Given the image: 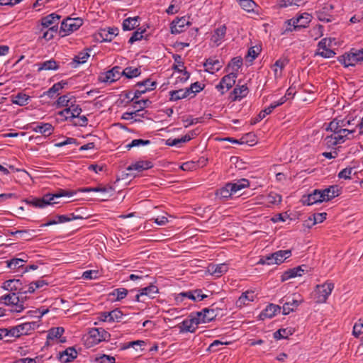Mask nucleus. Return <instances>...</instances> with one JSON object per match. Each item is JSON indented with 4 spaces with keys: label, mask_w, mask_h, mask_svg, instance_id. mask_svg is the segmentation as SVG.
Instances as JSON below:
<instances>
[{
    "label": "nucleus",
    "mask_w": 363,
    "mask_h": 363,
    "mask_svg": "<svg viewBox=\"0 0 363 363\" xmlns=\"http://www.w3.org/2000/svg\"><path fill=\"white\" fill-rule=\"evenodd\" d=\"M354 119L351 117H345L342 119L335 118L330 121L326 128L331 133L323 140V144L328 148H334L336 145H341L348 140L353 138L355 129H349Z\"/></svg>",
    "instance_id": "1"
},
{
    "label": "nucleus",
    "mask_w": 363,
    "mask_h": 363,
    "mask_svg": "<svg viewBox=\"0 0 363 363\" xmlns=\"http://www.w3.org/2000/svg\"><path fill=\"white\" fill-rule=\"evenodd\" d=\"M73 192L60 189L56 194H47L40 199H33L31 200H26V203L30 206L36 208H45L48 205H54L59 203L58 199L63 196H72Z\"/></svg>",
    "instance_id": "2"
},
{
    "label": "nucleus",
    "mask_w": 363,
    "mask_h": 363,
    "mask_svg": "<svg viewBox=\"0 0 363 363\" xmlns=\"http://www.w3.org/2000/svg\"><path fill=\"white\" fill-rule=\"evenodd\" d=\"M250 185V182L246 179H242L235 183H228L224 186L218 190L216 195L220 199H226L233 194L237 193L239 190L245 188Z\"/></svg>",
    "instance_id": "3"
},
{
    "label": "nucleus",
    "mask_w": 363,
    "mask_h": 363,
    "mask_svg": "<svg viewBox=\"0 0 363 363\" xmlns=\"http://www.w3.org/2000/svg\"><path fill=\"white\" fill-rule=\"evenodd\" d=\"M0 300L6 305L11 306V312L21 313L26 308L24 306V297L16 292L2 296Z\"/></svg>",
    "instance_id": "4"
},
{
    "label": "nucleus",
    "mask_w": 363,
    "mask_h": 363,
    "mask_svg": "<svg viewBox=\"0 0 363 363\" xmlns=\"http://www.w3.org/2000/svg\"><path fill=\"white\" fill-rule=\"evenodd\" d=\"M111 335L101 328H92L89 330L86 340L88 347H92L102 341H108Z\"/></svg>",
    "instance_id": "5"
},
{
    "label": "nucleus",
    "mask_w": 363,
    "mask_h": 363,
    "mask_svg": "<svg viewBox=\"0 0 363 363\" xmlns=\"http://www.w3.org/2000/svg\"><path fill=\"white\" fill-rule=\"evenodd\" d=\"M291 255L290 250H278L261 258L257 264H280Z\"/></svg>",
    "instance_id": "6"
},
{
    "label": "nucleus",
    "mask_w": 363,
    "mask_h": 363,
    "mask_svg": "<svg viewBox=\"0 0 363 363\" xmlns=\"http://www.w3.org/2000/svg\"><path fill=\"white\" fill-rule=\"evenodd\" d=\"M281 196L276 192H270L267 194H262L251 199V204H259L265 207H272L279 204Z\"/></svg>",
    "instance_id": "7"
},
{
    "label": "nucleus",
    "mask_w": 363,
    "mask_h": 363,
    "mask_svg": "<svg viewBox=\"0 0 363 363\" xmlns=\"http://www.w3.org/2000/svg\"><path fill=\"white\" fill-rule=\"evenodd\" d=\"M311 21V16L308 13H303L296 17L288 20L286 23V31L297 30L306 28Z\"/></svg>",
    "instance_id": "8"
},
{
    "label": "nucleus",
    "mask_w": 363,
    "mask_h": 363,
    "mask_svg": "<svg viewBox=\"0 0 363 363\" xmlns=\"http://www.w3.org/2000/svg\"><path fill=\"white\" fill-rule=\"evenodd\" d=\"M335 39L331 38H323L318 44L315 55L320 56L324 58H331L335 55V51L332 49L333 45H335Z\"/></svg>",
    "instance_id": "9"
},
{
    "label": "nucleus",
    "mask_w": 363,
    "mask_h": 363,
    "mask_svg": "<svg viewBox=\"0 0 363 363\" xmlns=\"http://www.w3.org/2000/svg\"><path fill=\"white\" fill-rule=\"evenodd\" d=\"M38 326V325L35 322H26L10 328H6V332H8V337H19L21 335H28Z\"/></svg>",
    "instance_id": "10"
},
{
    "label": "nucleus",
    "mask_w": 363,
    "mask_h": 363,
    "mask_svg": "<svg viewBox=\"0 0 363 363\" xmlns=\"http://www.w3.org/2000/svg\"><path fill=\"white\" fill-rule=\"evenodd\" d=\"M334 289V284L326 281L323 284L317 285L315 291V299L318 303H325Z\"/></svg>",
    "instance_id": "11"
},
{
    "label": "nucleus",
    "mask_w": 363,
    "mask_h": 363,
    "mask_svg": "<svg viewBox=\"0 0 363 363\" xmlns=\"http://www.w3.org/2000/svg\"><path fill=\"white\" fill-rule=\"evenodd\" d=\"M85 219L82 217L74 216L72 213L68 215H56L48 218L45 223L41 224L40 227H48L49 225L63 223L72 220H79L80 223H77L76 225H84L82 222Z\"/></svg>",
    "instance_id": "12"
},
{
    "label": "nucleus",
    "mask_w": 363,
    "mask_h": 363,
    "mask_svg": "<svg viewBox=\"0 0 363 363\" xmlns=\"http://www.w3.org/2000/svg\"><path fill=\"white\" fill-rule=\"evenodd\" d=\"M82 25V20L81 18H67L62 22L59 33L62 37L69 35L79 29Z\"/></svg>",
    "instance_id": "13"
},
{
    "label": "nucleus",
    "mask_w": 363,
    "mask_h": 363,
    "mask_svg": "<svg viewBox=\"0 0 363 363\" xmlns=\"http://www.w3.org/2000/svg\"><path fill=\"white\" fill-rule=\"evenodd\" d=\"M60 16L52 13L46 16L43 17L40 19L39 23L36 26V33H41V32H44L46 29L50 28V27L55 26V25H58L60 20Z\"/></svg>",
    "instance_id": "14"
},
{
    "label": "nucleus",
    "mask_w": 363,
    "mask_h": 363,
    "mask_svg": "<svg viewBox=\"0 0 363 363\" xmlns=\"http://www.w3.org/2000/svg\"><path fill=\"white\" fill-rule=\"evenodd\" d=\"M199 318L197 313H191L189 318L184 320L179 326L181 332L195 333L197 326L201 324Z\"/></svg>",
    "instance_id": "15"
},
{
    "label": "nucleus",
    "mask_w": 363,
    "mask_h": 363,
    "mask_svg": "<svg viewBox=\"0 0 363 363\" xmlns=\"http://www.w3.org/2000/svg\"><path fill=\"white\" fill-rule=\"evenodd\" d=\"M236 78L237 74L235 72H230L228 74L225 75L221 79L220 83L216 85V89L220 91L221 94H225L235 84Z\"/></svg>",
    "instance_id": "16"
},
{
    "label": "nucleus",
    "mask_w": 363,
    "mask_h": 363,
    "mask_svg": "<svg viewBox=\"0 0 363 363\" xmlns=\"http://www.w3.org/2000/svg\"><path fill=\"white\" fill-rule=\"evenodd\" d=\"M334 7L331 4H325L315 11L318 19L323 22H331L333 20L332 11Z\"/></svg>",
    "instance_id": "17"
},
{
    "label": "nucleus",
    "mask_w": 363,
    "mask_h": 363,
    "mask_svg": "<svg viewBox=\"0 0 363 363\" xmlns=\"http://www.w3.org/2000/svg\"><path fill=\"white\" fill-rule=\"evenodd\" d=\"M123 76L121 67L115 66L111 69L106 72L100 76V80L104 82H113L118 80Z\"/></svg>",
    "instance_id": "18"
},
{
    "label": "nucleus",
    "mask_w": 363,
    "mask_h": 363,
    "mask_svg": "<svg viewBox=\"0 0 363 363\" xmlns=\"http://www.w3.org/2000/svg\"><path fill=\"white\" fill-rule=\"evenodd\" d=\"M32 131L40 133L45 136L50 135L54 130V127L48 123H33L30 125Z\"/></svg>",
    "instance_id": "19"
},
{
    "label": "nucleus",
    "mask_w": 363,
    "mask_h": 363,
    "mask_svg": "<svg viewBox=\"0 0 363 363\" xmlns=\"http://www.w3.org/2000/svg\"><path fill=\"white\" fill-rule=\"evenodd\" d=\"M302 302V299H297L295 297H294L291 300L287 298L286 302H284V298L281 299L279 303H283L282 313L284 315L289 314L291 312L296 310Z\"/></svg>",
    "instance_id": "20"
},
{
    "label": "nucleus",
    "mask_w": 363,
    "mask_h": 363,
    "mask_svg": "<svg viewBox=\"0 0 363 363\" xmlns=\"http://www.w3.org/2000/svg\"><path fill=\"white\" fill-rule=\"evenodd\" d=\"M338 62L345 67L355 66L357 63V55H355L354 48L351 49L348 52L338 57Z\"/></svg>",
    "instance_id": "21"
},
{
    "label": "nucleus",
    "mask_w": 363,
    "mask_h": 363,
    "mask_svg": "<svg viewBox=\"0 0 363 363\" xmlns=\"http://www.w3.org/2000/svg\"><path fill=\"white\" fill-rule=\"evenodd\" d=\"M198 133L196 130H191L185 135L182 136L180 138H169L166 140L165 144L168 146H179L180 144L184 143L190 141L191 139L194 138Z\"/></svg>",
    "instance_id": "22"
},
{
    "label": "nucleus",
    "mask_w": 363,
    "mask_h": 363,
    "mask_svg": "<svg viewBox=\"0 0 363 363\" xmlns=\"http://www.w3.org/2000/svg\"><path fill=\"white\" fill-rule=\"evenodd\" d=\"M189 25V22L185 16L177 18L171 23V33L172 34H179L184 31Z\"/></svg>",
    "instance_id": "23"
},
{
    "label": "nucleus",
    "mask_w": 363,
    "mask_h": 363,
    "mask_svg": "<svg viewBox=\"0 0 363 363\" xmlns=\"http://www.w3.org/2000/svg\"><path fill=\"white\" fill-rule=\"evenodd\" d=\"M196 313L201 323H209L214 320L218 315L217 311L214 308H205L202 311L196 312Z\"/></svg>",
    "instance_id": "24"
},
{
    "label": "nucleus",
    "mask_w": 363,
    "mask_h": 363,
    "mask_svg": "<svg viewBox=\"0 0 363 363\" xmlns=\"http://www.w3.org/2000/svg\"><path fill=\"white\" fill-rule=\"evenodd\" d=\"M3 288L5 290L16 292L21 295L22 290H23V285L20 279H9L4 282Z\"/></svg>",
    "instance_id": "25"
},
{
    "label": "nucleus",
    "mask_w": 363,
    "mask_h": 363,
    "mask_svg": "<svg viewBox=\"0 0 363 363\" xmlns=\"http://www.w3.org/2000/svg\"><path fill=\"white\" fill-rule=\"evenodd\" d=\"M306 266L302 265L297 267L290 269L284 272L281 276V281H285L291 278L296 277H301L302 274L306 271Z\"/></svg>",
    "instance_id": "26"
},
{
    "label": "nucleus",
    "mask_w": 363,
    "mask_h": 363,
    "mask_svg": "<svg viewBox=\"0 0 363 363\" xmlns=\"http://www.w3.org/2000/svg\"><path fill=\"white\" fill-rule=\"evenodd\" d=\"M281 308L279 305L270 303L267 305L264 310L259 314V318L264 320L265 318H272L277 313L281 312Z\"/></svg>",
    "instance_id": "27"
},
{
    "label": "nucleus",
    "mask_w": 363,
    "mask_h": 363,
    "mask_svg": "<svg viewBox=\"0 0 363 363\" xmlns=\"http://www.w3.org/2000/svg\"><path fill=\"white\" fill-rule=\"evenodd\" d=\"M226 30L227 28L225 25L220 26L215 29L211 38V40L215 45L218 46L222 43L225 38Z\"/></svg>",
    "instance_id": "28"
},
{
    "label": "nucleus",
    "mask_w": 363,
    "mask_h": 363,
    "mask_svg": "<svg viewBox=\"0 0 363 363\" xmlns=\"http://www.w3.org/2000/svg\"><path fill=\"white\" fill-rule=\"evenodd\" d=\"M323 201H328L340 194V189L337 186H330L323 190H320Z\"/></svg>",
    "instance_id": "29"
},
{
    "label": "nucleus",
    "mask_w": 363,
    "mask_h": 363,
    "mask_svg": "<svg viewBox=\"0 0 363 363\" xmlns=\"http://www.w3.org/2000/svg\"><path fill=\"white\" fill-rule=\"evenodd\" d=\"M323 202L320 190L315 189L311 194L303 198V203L307 206Z\"/></svg>",
    "instance_id": "30"
},
{
    "label": "nucleus",
    "mask_w": 363,
    "mask_h": 363,
    "mask_svg": "<svg viewBox=\"0 0 363 363\" xmlns=\"http://www.w3.org/2000/svg\"><path fill=\"white\" fill-rule=\"evenodd\" d=\"M205 70L211 74L220 70L222 67V62L216 58H209L204 62Z\"/></svg>",
    "instance_id": "31"
},
{
    "label": "nucleus",
    "mask_w": 363,
    "mask_h": 363,
    "mask_svg": "<svg viewBox=\"0 0 363 363\" xmlns=\"http://www.w3.org/2000/svg\"><path fill=\"white\" fill-rule=\"evenodd\" d=\"M228 270V264L226 263H220L218 264L210 265L208 271L213 276L219 277Z\"/></svg>",
    "instance_id": "32"
},
{
    "label": "nucleus",
    "mask_w": 363,
    "mask_h": 363,
    "mask_svg": "<svg viewBox=\"0 0 363 363\" xmlns=\"http://www.w3.org/2000/svg\"><path fill=\"white\" fill-rule=\"evenodd\" d=\"M152 167H153V165L150 161L141 160V161H138V162L132 164L127 168V169L129 171L137 170L138 172H140L143 170L149 169L152 168Z\"/></svg>",
    "instance_id": "33"
},
{
    "label": "nucleus",
    "mask_w": 363,
    "mask_h": 363,
    "mask_svg": "<svg viewBox=\"0 0 363 363\" xmlns=\"http://www.w3.org/2000/svg\"><path fill=\"white\" fill-rule=\"evenodd\" d=\"M248 94V88L246 85L237 86L231 93L233 101L240 100Z\"/></svg>",
    "instance_id": "34"
},
{
    "label": "nucleus",
    "mask_w": 363,
    "mask_h": 363,
    "mask_svg": "<svg viewBox=\"0 0 363 363\" xmlns=\"http://www.w3.org/2000/svg\"><path fill=\"white\" fill-rule=\"evenodd\" d=\"M185 293L186 294L184 295L186 296L187 298L194 301H201L208 297L207 295L202 293L201 289L189 290L185 291Z\"/></svg>",
    "instance_id": "35"
},
{
    "label": "nucleus",
    "mask_w": 363,
    "mask_h": 363,
    "mask_svg": "<svg viewBox=\"0 0 363 363\" xmlns=\"http://www.w3.org/2000/svg\"><path fill=\"white\" fill-rule=\"evenodd\" d=\"M67 84V83L64 81L55 83L45 92V94L50 98H54L56 94H59V91Z\"/></svg>",
    "instance_id": "36"
},
{
    "label": "nucleus",
    "mask_w": 363,
    "mask_h": 363,
    "mask_svg": "<svg viewBox=\"0 0 363 363\" xmlns=\"http://www.w3.org/2000/svg\"><path fill=\"white\" fill-rule=\"evenodd\" d=\"M77 352L73 347L66 349L60 354V360L64 362H68L77 357Z\"/></svg>",
    "instance_id": "37"
},
{
    "label": "nucleus",
    "mask_w": 363,
    "mask_h": 363,
    "mask_svg": "<svg viewBox=\"0 0 363 363\" xmlns=\"http://www.w3.org/2000/svg\"><path fill=\"white\" fill-rule=\"evenodd\" d=\"M139 19L138 16L128 18L123 21V29L124 30H131L139 26Z\"/></svg>",
    "instance_id": "38"
},
{
    "label": "nucleus",
    "mask_w": 363,
    "mask_h": 363,
    "mask_svg": "<svg viewBox=\"0 0 363 363\" xmlns=\"http://www.w3.org/2000/svg\"><path fill=\"white\" fill-rule=\"evenodd\" d=\"M159 292V289L157 286L150 284L146 287H144L140 290V295L147 296L149 298H153L155 295Z\"/></svg>",
    "instance_id": "39"
},
{
    "label": "nucleus",
    "mask_w": 363,
    "mask_h": 363,
    "mask_svg": "<svg viewBox=\"0 0 363 363\" xmlns=\"http://www.w3.org/2000/svg\"><path fill=\"white\" fill-rule=\"evenodd\" d=\"M38 68V70H56L58 69V65L54 60H50L37 65Z\"/></svg>",
    "instance_id": "40"
},
{
    "label": "nucleus",
    "mask_w": 363,
    "mask_h": 363,
    "mask_svg": "<svg viewBox=\"0 0 363 363\" xmlns=\"http://www.w3.org/2000/svg\"><path fill=\"white\" fill-rule=\"evenodd\" d=\"M128 294V290L125 288H118L114 289L109 294V296L112 297L114 301H119L123 299Z\"/></svg>",
    "instance_id": "41"
},
{
    "label": "nucleus",
    "mask_w": 363,
    "mask_h": 363,
    "mask_svg": "<svg viewBox=\"0 0 363 363\" xmlns=\"http://www.w3.org/2000/svg\"><path fill=\"white\" fill-rule=\"evenodd\" d=\"M27 262L26 259L23 258H13L7 260L6 266L11 269H17L23 267L24 263Z\"/></svg>",
    "instance_id": "42"
},
{
    "label": "nucleus",
    "mask_w": 363,
    "mask_h": 363,
    "mask_svg": "<svg viewBox=\"0 0 363 363\" xmlns=\"http://www.w3.org/2000/svg\"><path fill=\"white\" fill-rule=\"evenodd\" d=\"M169 94L171 101H177L179 99H182L186 98L190 95L189 91L187 90L186 89L171 91L169 92Z\"/></svg>",
    "instance_id": "43"
},
{
    "label": "nucleus",
    "mask_w": 363,
    "mask_h": 363,
    "mask_svg": "<svg viewBox=\"0 0 363 363\" xmlns=\"http://www.w3.org/2000/svg\"><path fill=\"white\" fill-rule=\"evenodd\" d=\"M30 96L24 93H18L13 96L12 102L19 106H25L28 104Z\"/></svg>",
    "instance_id": "44"
},
{
    "label": "nucleus",
    "mask_w": 363,
    "mask_h": 363,
    "mask_svg": "<svg viewBox=\"0 0 363 363\" xmlns=\"http://www.w3.org/2000/svg\"><path fill=\"white\" fill-rule=\"evenodd\" d=\"M118 28H108V30H103L101 35L104 41H111L113 38L118 35Z\"/></svg>",
    "instance_id": "45"
},
{
    "label": "nucleus",
    "mask_w": 363,
    "mask_h": 363,
    "mask_svg": "<svg viewBox=\"0 0 363 363\" xmlns=\"http://www.w3.org/2000/svg\"><path fill=\"white\" fill-rule=\"evenodd\" d=\"M65 330L62 327L53 328L48 331L47 336L48 340H57L60 338L64 333Z\"/></svg>",
    "instance_id": "46"
},
{
    "label": "nucleus",
    "mask_w": 363,
    "mask_h": 363,
    "mask_svg": "<svg viewBox=\"0 0 363 363\" xmlns=\"http://www.w3.org/2000/svg\"><path fill=\"white\" fill-rule=\"evenodd\" d=\"M122 74L128 79H132L140 74V69L137 67H128L122 71Z\"/></svg>",
    "instance_id": "47"
},
{
    "label": "nucleus",
    "mask_w": 363,
    "mask_h": 363,
    "mask_svg": "<svg viewBox=\"0 0 363 363\" xmlns=\"http://www.w3.org/2000/svg\"><path fill=\"white\" fill-rule=\"evenodd\" d=\"M242 65V59L240 57H235L231 60V61L229 62L228 65V70L227 72H229V69H231V72H235L238 70V69L241 67Z\"/></svg>",
    "instance_id": "48"
},
{
    "label": "nucleus",
    "mask_w": 363,
    "mask_h": 363,
    "mask_svg": "<svg viewBox=\"0 0 363 363\" xmlns=\"http://www.w3.org/2000/svg\"><path fill=\"white\" fill-rule=\"evenodd\" d=\"M57 32L58 25H55V26L46 29L45 30H44V32H41V33H43L42 38L46 40L47 41L50 40L55 37Z\"/></svg>",
    "instance_id": "49"
},
{
    "label": "nucleus",
    "mask_w": 363,
    "mask_h": 363,
    "mask_svg": "<svg viewBox=\"0 0 363 363\" xmlns=\"http://www.w3.org/2000/svg\"><path fill=\"white\" fill-rule=\"evenodd\" d=\"M72 97L69 94H65L60 96L56 101L57 107H69L72 104L71 101Z\"/></svg>",
    "instance_id": "50"
},
{
    "label": "nucleus",
    "mask_w": 363,
    "mask_h": 363,
    "mask_svg": "<svg viewBox=\"0 0 363 363\" xmlns=\"http://www.w3.org/2000/svg\"><path fill=\"white\" fill-rule=\"evenodd\" d=\"M108 315H110V323L119 322L122 319L123 313L120 309L116 308L109 311Z\"/></svg>",
    "instance_id": "51"
},
{
    "label": "nucleus",
    "mask_w": 363,
    "mask_h": 363,
    "mask_svg": "<svg viewBox=\"0 0 363 363\" xmlns=\"http://www.w3.org/2000/svg\"><path fill=\"white\" fill-rule=\"evenodd\" d=\"M150 144V140L143 139H135L131 141L130 143L126 145V147L130 150L132 147H139L141 145H147Z\"/></svg>",
    "instance_id": "52"
},
{
    "label": "nucleus",
    "mask_w": 363,
    "mask_h": 363,
    "mask_svg": "<svg viewBox=\"0 0 363 363\" xmlns=\"http://www.w3.org/2000/svg\"><path fill=\"white\" fill-rule=\"evenodd\" d=\"M89 57V54L87 52H81L74 58V63L77 65L82 64L86 62Z\"/></svg>",
    "instance_id": "53"
},
{
    "label": "nucleus",
    "mask_w": 363,
    "mask_h": 363,
    "mask_svg": "<svg viewBox=\"0 0 363 363\" xmlns=\"http://www.w3.org/2000/svg\"><path fill=\"white\" fill-rule=\"evenodd\" d=\"M354 173V168L346 167L342 169L339 174L338 177L340 179H349L351 178V175Z\"/></svg>",
    "instance_id": "54"
},
{
    "label": "nucleus",
    "mask_w": 363,
    "mask_h": 363,
    "mask_svg": "<svg viewBox=\"0 0 363 363\" xmlns=\"http://www.w3.org/2000/svg\"><path fill=\"white\" fill-rule=\"evenodd\" d=\"M151 104V101L148 99H142V100H135L133 102L134 108H138L140 110H144L146 107H148Z\"/></svg>",
    "instance_id": "55"
},
{
    "label": "nucleus",
    "mask_w": 363,
    "mask_h": 363,
    "mask_svg": "<svg viewBox=\"0 0 363 363\" xmlns=\"http://www.w3.org/2000/svg\"><path fill=\"white\" fill-rule=\"evenodd\" d=\"M248 291H246L242 294V295L239 297V298L236 301V306L238 307H242L243 306L247 305L250 299L248 298Z\"/></svg>",
    "instance_id": "56"
},
{
    "label": "nucleus",
    "mask_w": 363,
    "mask_h": 363,
    "mask_svg": "<svg viewBox=\"0 0 363 363\" xmlns=\"http://www.w3.org/2000/svg\"><path fill=\"white\" fill-rule=\"evenodd\" d=\"M177 65H179L174 66V69H177L180 74H182V76H179L178 78L181 82H184L189 78L190 74L187 71L182 69L180 62H177Z\"/></svg>",
    "instance_id": "57"
},
{
    "label": "nucleus",
    "mask_w": 363,
    "mask_h": 363,
    "mask_svg": "<svg viewBox=\"0 0 363 363\" xmlns=\"http://www.w3.org/2000/svg\"><path fill=\"white\" fill-rule=\"evenodd\" d=\"M71 123L74 125H79L84 127L86 126L88 123V119L85 116L79 115V116H77V118L72 119Z\"/></svg>",
    "instance_id": "58"
},
{
    "label": "nucleus",
    "mask_w": 363,
    "mask_h": 363,
    "mask_svg": "<svg viewBox=\"0 0 363 363\" xmlns=\"http://www.w3.org/2000/svg\"><path fill=\"white\" fill-rule=\"evenodd\" d=\"M99 277V272L97 270H86L83 272L82 277L84 279H96Z\"/></svg>",
    "instance_id": "59"
},
{
    "label": "nucleus",
    "mask_w": 363,
    "mask_h": 363,
    "mask_svg": "<svg viewBox=\"0 0 363 363\" xmlns=\"http://www.w3.org/2000/svg\"><path fill=\"white\" fill-rule=\"evenodd\" d=\"M352 333L357 337L363 333V320H361V319L359 320L358 322H357L354 324V325L353 327Z\"/></svg>",
    "instance_id": "60"
},
{
    "label": "nucleus",
    "mask_w": 363,
    "mask_h": 363,
    "mask_svg": "<svg viewBox=\"0 0 363 363\" xmlns=\"http://www.w3.org/2000/svg\"><path fill=\"white\" fill-rule=\"evenodd\" d=\"M304 0H280L279 6L281 7H288L290 6H299Z\"/></svg>",
    "instance_id": "61"
},
{
    "label": "nucleus",
    "mask_w": 363,
    "mask_h": 363,
    "mask_svg": "<svg viewBox=\"0 0 363 363\" xmlns=\"http://www.w3.org/2000/svg\"><path fill=\"white\" fill-rule=\"evenodd\" d=\"M289 219V217L288 214L286 213H279V214H277V215L274 216L271 218V220L274 223H277L279 222H285Z\"/></svg>",
    "instance_id": "62"
},
{
    "label": "nucleus",
    "mask_w": 363,
    "mask_h": 363,
    "mask_svg": "<svg viewBox=\"0 0 363 363\" xmlns=\"http://www.w3.org/2000/svg\"><path fill=\"white\" fill-rule=\"evenodd\" d=\"M96 361L99 363H115V357L106 355V354H102L99 357L96 358Z\"/></svg>",
    "instance_id": "63"
},
{
    "label": "nucleus",
    "mask_w": 363,
    "mask_h": 363,
    "mask_svg": "<svg viewBox=\"0 0 363 363\" xmlns=\"http://www.w3.org/2000/svg\"><path fill=\"white\" fill-rule=\"evenodd\" d=\"M323 34V27L322 26H317L311 30V35L315 39L322 36Z\"/></svg>",
    "instance_id": "64"
}]
</instances>
